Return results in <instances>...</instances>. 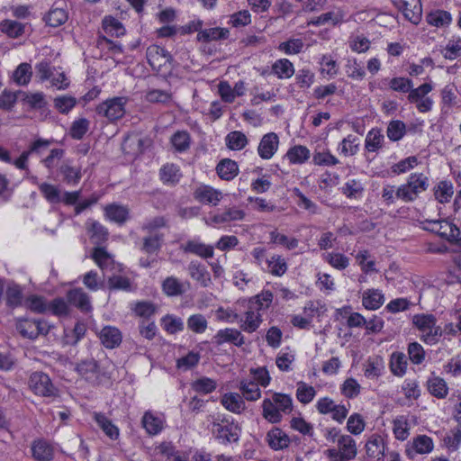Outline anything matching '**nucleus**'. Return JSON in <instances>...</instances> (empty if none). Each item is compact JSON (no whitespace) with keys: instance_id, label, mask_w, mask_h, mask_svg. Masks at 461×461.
<instances>
[{"instance_id":"nucleus-51","label":"nucleus","mask_w":461,"mask_h":461,"mask_svg":"<svg viewBox=\"0 0 461 461\" xmlns=\"http://www.w3.org/2000/svg\"><path fill=\"white\" fill-rule=\"evenodd\" d=\"M89 121L86 118H80L72 122L69 135L74 140H81L89 130Z\"/></svg>"},{"instance_id":"nucleus-40","label":"nucleus","mask_w":461,"mask_h":461,"mask_svg":"<svg viewBox=\"0 0 461 461\" xmlns=\"http://www.w3.org/2000/svg\"><path fill=\"white\" fill-rule=\"evenodd\" d=\"M272 71L278 78H290L294 73V68L289 59H281L272 65Z\"/></svg>"},{"instance_id":"nucleus-49","label":"nucleus","mask_w":461,"mask_h":461,"mask_svg":"<svg viewBox=\"0 0 461 461\" xmlns=\"http://www.w3.org/2000/svg\"><path fill=\"white\" fill-rule=\"evenodd\" d=\"M406 132V126L403 122L395 120L389 122L387 126V137L392 141L400 140Z\"/></svg>"},{"instance_id":"nucleus-47","label":"nucleus","mask_w":461,"mask_h":461,"mask_svg":"<svg viewBox=\"0 0 461 461\" xmlns=\"http://www.w3.org/2000/svg\"><path fill=\"white\" fill-rule=\"evenodd\" d=\"M391 370L393 375L402 376L406 373V356L402 352H395L391 357Z\"/></svg>"},{"instance_id":"nucleus-55","label":"nucleus","mask_w":461,"mask_h":461,"mask_svg":"<svg viewBox=\"0 0 461 461\" xmlns=\"http://www.w3.org/2000/svg\"><path fill=\"white\" fill-rule=\"evenodd\" d=\"M40 192L42 195L52 203H58L61 202V194L59 189L48 183H42L39 185Z\"/></svg>"},{"instance_id":"nucleus-8","label":"nucleus","mask_w":461,"mask_h":461,"mask_svg":"<svg viewBox=\"0 0 461 461\" xmlns=\"http://www.w3.org/2000/svg\"><path fill=\"white\" fill-rule=\"evenodd\" d=\"M212 342L217 346L223 343H231L237 347H241L245 343V338L239 330L225 328L217 331L212 338Z\"/></svg>"},{"instance_id":"nucleus-19","label":"nucleus","mask_w":461,"mask_h":461,"mask_svg":"<svg viewBox=\"0 0 461 461\" xmlns=\"http://www.w3.org/2000/svg\"><path fill=\"white\" fill-rule=\"evenodd\" d=\"M267 440L269 447L274 450L284 449L290 443L289 437L279 428L269 430L267 434Z\"/></svg>"},{"instance_id":"nucleus-41","label":"nucleus","mask_w":461,"mask_h":461,"mask_svg":"<svg viewBox=\"0 0 461 461\" xmlns=\"http://www.w3.org/2000/svg\"><path fill=\"white\" fill-rule=\"evenodd\" d=\"M36 320L19 319L16 321V330L23 337L30 339H37Z\"/></svg>"},{"instance_id":"nucleus-62","label":"nucleus","mask_w":461,"mask_h":461,"mask_svg":"<svg viewBox=\"0 0 461 461\" xmlns=\"http://www.w3.org/2000/svg\"><path fill=\"white\" fill-rule=\"evenodd\" d=\"M435 197L436 199L443 203L449 200V198L453 194V185L450 182L441 181L438 183L436 190H435Z\"/></svg>"},{"instance_id":"nucleus-46","label":"nucleus","mask_w":461,"mask_h":461,"mask_svg":"<svg viewBox=\"0 0 461 461\" xmlns=\"http://www.w3.org/2000/svg\"><path fill=\"white\" fill-rule=\"evenodd\" d=\"M338 444L339 447V451L343 453L344 456H348V459H353L357 455V447L354 438L349 435L341 436Z\"/></svg>"},{"instance_id":"nucleus-1","label":"nucleus","mask_w":461,"mask_h":461,"mask_svg":"<svg viewBox=\"0 0 461 461\" xmlns=\"http://www.w3.org/2000/svg\"><path fill=\"white\" fill-rule=\"evenodd\" d=\"M429 187V178L422 173L411 174L407 182L401 185L395 192L396 198L411 203L415 201L419 194Z\"/></svg>"},{"instance_id":"nucleus-29","label":"nucleus","mask_w":461,"mask_h":461,"mask_svg":"<svg viewBox=\"0 0 461 461\" xmlns=\"http://www.w3.org/2000/svg\"><path fill=\"white\" fill-rule=\"evenodd\" d=\"M366 450L369 457L380 460L384 452L383 438L378 435L371 436L366 444Z\"/></svg>"},{"instance_id":"nucleus-59","label":"nucleus","mask_w":461,"mask_h":461,"mask_svg":"<svg viewBox=\"0 0 461 461\" xmlns=\"http://www.w3.org/2000/svg\"><path fill=\"white\" fill-rule=\"evenodd\" d=\"M107 286L110 290L131 291V283L128 277L113 275L108 278Z\"/></svg>"},{"instance_id":"nucleus-2","label":"nucleus","mask_w":461,"mask_h":461,"mask_svg":"<svg viewBox=\"0 0 461 461\" xmlns=\"http://www.w3.org/2000/svg\"><path fill=\"white\" fill-rule=\"evenodd\" d=\"M437 319L433 314H415L412 317V324L422 334L420 339L429 345H434L442 336L443 330L437 324Z\"/></svg>"},{"instance_id":"nucleus-34","label":"nucleus","mask_w":461,"mask_h":461,"mask_svg":"<svg viewBox=\"0 0 461 461\" xmlns=\"http://www.w3.org/2000/svg\"><path fill=\"white\" fill-rule=\"evenodd\" d=\"M25 25L13 20H4L0 23V30L10 38H18L24 33Z\"/></svg>"},{"instance_id":"nucleus-33","label":"nucleus","mask_w":461,"mask_h":461,"mask_svg":"<svg viewBox=\"0 0 461 461\" xmlns=\"http://www.w3.org/2000/svg\"><path fill=\"white\" fill-rule=\"evenodd\" d=\"M20 100L31 109H41L46 105L45 95L43 93H27L19 91Z\"/></svg>"},{"instance_id":"nucleus-18","label":"nucleus","mask_w":461,"mask_h":461,"mask_svg":"<svg viewBox=\"0 0 461 461\" xmlns=\"http://www.w3.org/2000/svg\"><path fill=\"white\" fill-rule=\"evenodd\" d=\"M182 249L185 253L194 254L203 258H211L214 254L212 246L205 245L194 240H188L185 245H183Z\"/></svg>"},{"instance_id":"nucleus-52","label":"nucleus","mask_w":461,"mask_h":461,"mask_svg":"<svg viewBox=\"0 0 461 461\" xmlns=\"http://www.w3.org/2000/svg\"><path fill=\"white\" fill-rule=\"evenodd\" d=\"M181 176L179 168L174 164H167L160 169V178L164 183H177Z\"/></svg>"},{"instance_id":"nucleus-38","label":"nucleus","mask_w":461,"mask_h":461,"mask_svg":"<svg viewBox=\"0 0 461 461\" xmlns=\"http://www.w3.org/2000/svg\"><path fill=\"white\" fill-rule=\"evenodd\" d=\"M429 24L436 27L447 26L451 21V14L444 10H435L429 13L426 16Z\"/></svg>"},{"instance_id":"nucleus-58","label":"nucleus","mask_w":461,"mask_h":461,"mask_svg":"<svg viewBox=\"0 0 461 461\" xmlns=\"http://www.w3.org/2000/svg\"><path fill=\"white\" fill-rule=\"evenodd\" d=\"M315 393L316 392L312 386L303 382L297 384L296 397L300 402L303 404L309 403L314 398Z\"/></svg>"},{"instance_id":"nucleus-32","label":"nucleus","mask_w":461,"mask_h":461,"mask_svg":"<svg viewBox=\"0 0 461 461\" xmlns=\"http://www.w3.org/2000/svg\"><path fill=\"white\" fill-rule=\"evenodd\" d=\"M221 404L235 413H240L245 409V402L239 393H225L221 398Z\"/></svg>"},{"instance_id":"nucleus-26","label":"nucleus","mask_w":461,"mask_h":461,"mask_svg":"<svg viewBox=\"0 0 461 461\" xmlns=\"http://www.w3.org/2000/svg\"><path fill=\"white\" fill-rule=\"evenodd\" d=\"M94 419L107 437H109L111 439L118 438L119 429L112 422L111 420L105 416V414L95 412L94 414Z\"/></svg>"},{"instance_id":"nucleus-27","label":"nucleus","mask_w":461,"mask_h":461,"mask_svg":"<svg viewBox=\"0 0 461 461\" xmlns=\"http://www.w3.org/2000/svg\"><path fill=\"white\" fill-rule=\"evenodd\" d=\"M164 240V235L159 232L149 233L143 238L141 250L147 254L157 253L160 250Z\"/></svg>"},{"instance_id":"nucleus-22","label":"nucleus","mask_w":461,"mask_h":461,"mask_svg":"<svg viewBox=\"0 0 461 461\" xmlns=\"http://www.w3.org/2000/svg\"><path fill=\"white\" fill-rule=\"evenodd\" d=\"M194 196L201 203L216 205L221 198V193L211 186L203 185L194 191Z\"/></svg>"},{"instance_id":"nucleus-17","label":"nucleus","mask_w":461,"mask_h":461,"mask_svg":"<svg viewBox=\"0 0 461 461\" xmlns=\"http://www.w3.org/2000/svg\"><path fill=\"white\" fill-rule=\"evenodd\" d=\"M68 303L82 312H88L91 310V303L89 296L83 291L82 288L71 289L67 294Z\"/></svg>"},{"instance_id":"nucleus-45","label":"nucleus","mask_w":461,"mask_h":461,"mask_svg":"<svg viewBox=\"0 0 461 461\" xmlns=\"http://www.w3.org/2000/svg\"><path fill=\"white\" fill-rule=\"evenodd\" d=\"M240 390L247 401H257L261 395L260 389L254 381H241Z\"/></svg>"},{"instance_id":"nucleus-7","label":"nucleus","mask_w":461,"mask_h":461,"mask_svg":"<svg viewBox=\"0 0 461 461\" xmlns=\"http://www.w3.org/2000/svg\"><path fill=\"white\" fill-rule=\"evenodd\" d=\"M318 411L321 414L331 413L334 420L342 423L348 413V409L342 404H336L335 402L329 398H321L316 404Z\"/></svg>"},{"instance_id":"nucleus-42","label":"nucleus","mask_w":461,"mask_h":461,"mask_svg":"<svg viewBox=\"0 0 461 461\" xmlns=\"http://www.w3.org/2000/svg\"><path fill=\"white\" fill-rule=\"evenodd\" d=\"M162 290L167 296H179L185 293L184 285L176 277L168 276L162 283Z\"/></svg>"},{"instance_id":"nucleus-5","label":"nucleus","mask_w":461,"mask_h":461,"mask_svg":"<svg viewBox=\"0 0 461 461\" xmlns=\"http://www.w3.org/2000/svg\"><path fill=\"white\" fill-rule=\"evenodd\" d=\"M225 422L226 424L213 422L212 428V434L223 444L238 442L241 431L240 427L233 421L229 422L225 420Z\"/></svg>"},{"instance_id":"nucleus-12","label":"nucleus","mask_w":461,"mask_h":461,"mask_svg":"<svg viewBox=\"0 0 461 461\" xmlns=\"http://www.w3.org/2000/svg\"><path fill=\"white\" fill-rule=\"evenodd\" d=\"M149 64L153 68H159L166 62H171L172 56L165 49L157 45L149 46L146 51Z\"/></svg>"},{"instance_id":"nucleus-4","label":"nucleus","mask_w":461,"mask_h":461,"mask_svg":"<svg viewBox=\"0 0 461 461\" xmlns=\"http://www.w3.org/2000/svg\"><path fill=\"white\" fill-rule=\"evenodd\" d=\"M127 102V97H113L97 105L95 111L99 115L106 117L111 122L116 121L124 115Z\"/></svg>"},{"instance_id":"nucleus-6","label":"nucleus","mask_w":461,"mask_h":461,"mask_svg":"<svg viewBox=\"0 0 461 461\" xmlns=\"http://www.w3.org/2000/svg\"><path fill=\"white\" fill-rule=\"evenodd\" d=\"M405 19L418 24L421 20L422 7L420 0H391Z\"/></svg>"},{"instance_id":"nucleus-60","label":"nucleus","mask_w":461,"mask_h":461,"mask_svg":"<svg viewBox=\"0 0 461 461\" xmlns=\"http://www.w3.org/2000/svg\"><path fill=\"white\" fill-rule=\"evenodd\" d=\"M23 300L22 289L19 285L8 286L6 290V303L9 307L15 308L21 305Z\"/></svg>"},{"instance_id":"nucleus-13","label":"nucleus","mask_w":461,"mask_h":461,"mask_svg":"<svg viewBox=\"0 0 461 461\" xmlns=\"http://www.w3.org/2000/svg\"><path fill=\"white\" fill-rule=\"evenodd\" d=\"M90 240L96 247H101L109 237L107 229L96 221L89 220L86 223Z\"/></svg>"},{"instance_id":"nucleus-10","label":"nucleus","mask_w":461,"mask_h":461,"mask_svg":"<svg viewBox=\"0 0 461 461\" xmlns=\"http://www.w3.org/2000/svg\"><path fill=\"white\" fill-rule=\"evenodd\" d=\"M58 174L67 185H77L82 177L81 168L72 166L69 159L63 160L58 168Z\"/></svg>"},{"instance_id":"nucleus-44","label":"nucleus","mask_w":461,"mask_h":461,"mask_svg":"<svg viewBox=\"0 0 461 461\" xmlns=\"http://www.w3.org/2000/svg\"><path fill=\"white\" fill-rule=\"evenodd\" d=\"M32 76V66L29 63H21L13 74L15 83L20 86H26Z\"/></svg>"},{"instance_id":"nucleus-48","label":"nucleus","mask_w":461,"mask_h":461,"mask_svg":"<svg viewBox=\"0 0 461 461\" xmlns=\"http://www.w3.org/2000/svg\"><path fill=\"white\" fill-rule=\"evenodd\" d=\"M226 142L229 149L232 150H240L247 145L248 139L241 131H235L227 135Z\"/></svg>"},{"instance_id":"nucleus-53","label":"nucleus","mask_w":461,"mask_h":461,"mask_svg":"<svg viewBox=\"0 0 461 461\" xmlns=\"http://www.w3.org/2000/svg\"><path fill=\"white\" fill-rule=\"evenodd\" d=\"M268 271L276 276H283L287 270V265L281 256H273L270 259H266Z\"/></svg>"},{"instance_id":"nucleus-64","label":"nucleus","mask_w":461,"mask_h":461,"mask_svg":"<svg viewBox=\"0 0 461 461\" xmlns=\"http://www.w3.org/2000/svg\"><path fill=\"white\" fill-rule=\"evenodd\" d=\"M314 73L308 69L303 68L297 71L295 82L300 88H309L314 82Z\"/></svg>"},{"instance_id":"nucleus-61","label":"nucleus","mask_w":461,"mask_h":461,"mask_svg":"<svg viewBox=\"0 0 461 461\" xmlns=\"http://www.w3.org/2000/svg\"><path fill=\"white\" fill-rule=\"evenodd\" d=\"M76 104L77 99L70 95H61L54 99V106L61 113H68Z\"/></svg>"},{"instance_id":"nucleus-63","label":"nucleus","mask_w":461,"mask_h":461,"mask_svg":"<svg viewBox=\"0 0 461 461\" xmlns=\"http://www.w3.org/2000/svg\"><path fill=\"white\" fill-rule=\"evenodd\" d=\"M207 320L202 314L191 315L187 320V327L195 333H203L207 329Z\"/></svg>"},{"instance_id":"nucleus-28","label":"nucleus","mask_w":461,"mask_h":461,"mask_svg":"<svg viewBox=\"0 0 461 461\" xmlns=\"http://www.w3.org/2000/svg\"><path fill=\"white\" fill-rule=\"evenodd\" d=\"M384 294L376 289H368L363 294L362 303L366 309L376 310L384 303Z\"/></svg>"},{"instance_id":"nucleus-3","label":"nucleus","mask_w":461,"mask_h":461,"mask_svg":"<svg viewBox=\"0 0 461 461\" xmlns=\"http://www.w3.org/2000/svg\"><path fill=\"white\" fill-rule=\"evenodd\" d=\"M29 386L37 395L50 398L59 396V389L52 384L50 376L43 372H33L29 379Z\"/></svg>"},{"instance_id":"nucleus-11","label":"nucleus","mask_w":461,"mask_h":461,"mask_svg":"<svg viewBox=\"0 0 461 461\" xmlns=\"http://www.w3.org/2000/svg\"><path fill=\"white\" fill-rule=\"evenodd\" d=\"M439 228L438 237L461 249V231L456 224L444 219L440 220Z\"/></svg>"},{"instance_id":"nucleus-14","label":"nucleus","mask_w":461,"mask_h":461,"mask_svg":"<svg viewBox=\"0 0 461 461\" xmlns=\"http://www.w3.org/2000/svg\"><path fill=\"white\" fill-rule=\"evenodd\" d=\"M76 370L86 381L96 383L98 380L99 366L94 358L82 360L77 364Z\"/></svg>"},{"instance_id":"nucleus-20","label":"nucleus","mask_w":461,"mask_h":461,"mask_svg":"<svg viewBox=\"0 0 461 461\" xmlns=\"http://www.w3.org/2000/svg\"><path fill=\"white\" fill-rule=\"evenodd\" d=\"M245 216V212L242 210L237 208H228L222 213L214 214L211 217L210 221L206 220V224H220L230 222L232 221L242 220Z\"/></svg>"},{"instance_id":"nucleus-23","label":"nucleus","mask_w":461,"mask_h":461,"mask_svg":"<svg viewBox=\"0 0 461 461\" xmlns=\"http://www.w3.org/2000/svg\"><path fill=\"white\" fill-rule=\"evenodd\" d=\"M216 171L220 178L230 181L238 175L239 167L234 160L224 158L217 165Z\"/></svg>"},{"instance_id":"nucleus-21","label":"nucleus","mask_w":461,"mask_h":461,"mask_svg":"<svg viewBox=\"0 0 461 461\" xmlns=\"http://www.w3.org/2000/svg\"><path fill=\"white\" fill-rule=\"evenodd\" d=\"M91 258L103 271L113 269L115 264L113 256L104 247H95Z\"/></svg>"},{"instance_id":"nucleus-15","label":"nucleus","mask_w":461,"mask_h":461,"mask_svg":"<svg viewBox=\"0 0 461 461\" xmlns=\"http://www.w3.org/2000/svg\"><path fill=\"white\" fill-rule=\"evenodd\" d=\"M99 339L106 348L112 349L120 346L122 336V332L117 328L105 326L101 330Z\"/></svg>"},{"instance_id":"nucleus-30","label":"nucleus","mask_w":461,"mask_h":461,"mask_svg":"<svg viewBox=\"0 0 461 461\" xmlns=\"http://www.w3.org/2000/svg\"><path fill=\"white\" fill-rule=\"evenodd\" d=\"M68 18V12L63 7H52L45 15L44 21L47 25L59 27L65 23Z\"/></svg>"},{"instance_id":"nucleus-35","label":"nucleus","mask_w":461,"mask_h":461,"mask_svg":"<svg viewBox=\"0 0 461 461\" xmlns=\"http://www.w3.org/2000/svg\"><path fill=\"white\" fill-rule=\"evenodd\" d=\"M292 164H303L310 158V150L303 145H295L288 149L285 154Z\"/></svg>"},{"instance_id":"nucleus-31","label":"nucleus","mask_w":461,"mask_h":461,"mask_svg":"<svg viewBox=\"0 0 461 461\" xmlns=\"http://www.w3.org/2000/svg\"><path fill=\"white\" fill-rule=\"evenodd\" d=\"M141 423L149 435H157L163 429L162 420L158 417H156L151 411H146L144 413Z\"/></svg>"},{"instance_id":"nucleus-37","label":"nucleus","mask_w":461,"mask_h":461,"mask_svg":"<svg viewBox=\"0 0 461 461\" xmlns=\"http://www.w3.org/2000/svg\"><path fill=\"white\" fill-rule=\"evenodd\" d=\"M384 135L380 129L374 128L368 131L366 140L365 148L369 152H375L382 148L384 142Z\"/></svg>"},{"instance_id":"nucleus-57","label":"nucleus","mask_w":461,"mask_h":461,"mask_svg":"<svg viewBox=\"0 0 461 461\" xmlns=\"http://www.w3.org/2000/svg\"><path fill=\"white\" fill-rule=\"evenodd\" d=\"M171 143L177 151H185L190 147V135L185 131H178L171 137Z\"/></svg>"},{"instance_id":"nucleus-50","label":"nucleus","mask_w":461,"mask_h":461,"mask_svg":"<svg viewBox=\"0 0 461 461\" xmlns=\"http://www.w3.org/2000/svg\"><path fill=\"white\" fill-rule=\"evenodd\" d=\"M261 322L262 319L259 314H256L253 311H248L245 312V321L240 325V329L248 333H252L258 329Z\"/></svg>"},{"instance_id":"nucleus-16","label":"nucleus","mask_w":461,"mask_h":461,"mask_svg":"<svg viewBox=\"0 0 461 461\" xmlns=\"http://www.w3.org/2000/svg\"><path fill=\"white\" fill-rule=\"evenodd\" d=\"M32 456L37 461H50L54 456V448L44 439L34 440L32 445Z\"/></svg>"},{"instance_id":"nucleus-54","label":"nucleus","mask_w":461,"mask_h":461,"mask_svg":"<svg viewBox=\"0 0 461 461\" xmlns=\"http://www.w3.org/2000/svg\"><path fill=\"white\" fill-rule=\"evenodd\" d=\"M192 389L201 393H210L217 387V383L209 377H202L194 381L191 384Z\"/></svg>"},{"instance_id":"nucleus-25","label":"nucleus","mask_w":461,"mask_h":461,"mask_svg":"<svg viewBox=\"0 0 461 461\" xmlns=\"http://www.w3.org/2000/svg\"><path fill=\"white\" fill-rule=\"evenodd\" d=\"M427 388L431 395L438 399H444L448 393V387L446 381L439 377L432 375L427 381Z\"/></svg>"},{"instance_id":"nucleus-9","label":"nucleus","mask_w":461,"mask_h":461,"mask_svg":"<svg viewBox=\"0 0 461 461\" xmlns=\"http://www.w3.org/2000/svg\"><path fill=\"white\" fill-rule=\"evenodd\" d=\"M279 138L275 132L265 134L258 147V152L261 158L270 159L278 149Z\"/></svg>"},{"instance_id":"nucleus-36","label":"nucleus","mask_w":461,"mask_h":461,"mask_svg":"<svg viewBox=\"0 0 461 461\" xmlns=\"http://www.w3.org/2000/svg\"><path fill=\"white\" fill-rule=\"evenodd\" d=\"M105 215L111 221L122 224L129 217V211L126 207L122 205L109 204L105 207Z\"/></svg>"},{"instance_id":"nucleus-43","label":"nucleus","mask_w":461,"mask_h":461,"mask_svg":"<svg viewBox=\"0 0 461 461\" xmlns=\"http://www.w3.org/2000/svg\"><path fill=\"white\" fill-rule=\"evenodd\" d=\"M103 28L107 34L120 37L124 35L125 29L121 22L112 16H106L103 20Z\"/></svg>"},{"instance_id":"nucleus-56","label":"nucleus","mask_w":461,"mask_h":461,"mask_svg":"<svg viewBox=\"0 0 461 461\" xmlns=\"http://www.w3.org/2000/svg\"><path fill=\"white\" fill-rule=\"evenodd\" d=\"M229 35V31L221 28H211L202 31L198 33V40L203 41H216L220 39H226Z\"/></svg>"},{"instance_id":"nucleus-24","label":"nucleus","mask_w":461,"mask_h":461,"mask_svg":"<svg viewBox=\"0 0 461 461\" xmlns=\"http://www.w3.org/2000/svg\"><path fill=\"white\" fill-rule=\"evenodd\" d=\"M188 271L190 276L199 282L202 286L206 287L211 283L210 273L203 264L192 261L188 265Z\"/></svg>"},{"instance_id":"nucleus-39","label":"nucleus","mask_w":461,"mask_h":461,"mask_svg":"<svg viewBox=\"0 0 461 461\" xmlns=\"http://www.w3.org/2000/svg\"><path fill=\"white\" fill-rule=\"evenodd\" d=\"M262 415L271 423H278L282 420V414L272 399H265L262 402Z\"/></svg>"}]
</instances>
